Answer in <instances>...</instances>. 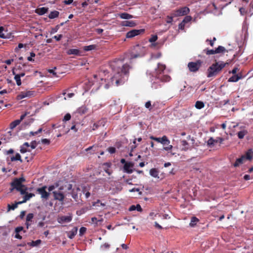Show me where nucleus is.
<instances>
[{"label":"nucleus","mask_w":253,"mask_h":253,"mask_svg":"<svg viewBox=\"0 0 253 253\" xmlns=\"http://www.w3.org/2000/svg\"><path fill=\"white\" fill-rule=\"evenodd\" d=\"M195 106L198 109H201L205 107V104L201 101H197L195 103Z\"/></svg>","instance_id":"obj_35"},{"label":"nucleus","mask_w":253,"mask_h":253,"mask_svg":"<svg viewBox=\"0 0 253 253\" xmlns=\"http://www.w3.org/2000/svg\"><path fill=\"white\" fill-rule=\"evenodd\" d=\"M88 109L85 106H82L77 110V113L80 115H84L87 113Z\"/></svg>","instance_id":"obj_30"},{"label":"nucleus","mask_w":253,"mask_h":253,"mask_svg":"<svg viewBox=\"0 0 253 253\" xmlns=\"http://www.w3.org/2000/svg\"><path fill=\"white\" fill-rule=\"evenodd\" d=\"M101 248H104L105 249H108L110 248V245L108 243H105L103 245H101Z\"/></svg>","instance_id":"obj_61"},{"label":"nucleus","mask_w":253,"mask_h":253,"mask_svg":"<svg viewBox=\"0 0 253 253\" xmlns=\"http://www.w3.org/2000/svg\"><path fill=\"white\" fill-rule=\"evenodd\" d=\"M203 52L205 53L207 55H211L216 54L215 50L213 49H209L208 48L205 49L203 50Z\"/></svg>","instance_id":"obj_42"},{"label":"nucleus","mask_w":253,"mask_h":253,"mask_svg":"<svg viewBox=\"0 0 253 253\" xmlns=\"http://www.w3.org/2000/svg\"><path fill=\"white\" fill-rule=\"evenodd\" d=\"M189 12V8L187 6H184L173 11L171 15L173 17H179L186 15L188 14Z\"/></svg>","instance_id":"obj_5"},{"label":"nucleus","mask_w":253,"mask_h":253,"mask_svg":"<svg viewBox=\"0 0 253 253\" xmlns=\"http://www.w3.org/2000/svg\"><path fill=\"white\" fill-rule=\"evenodd\" d=\"M109 152L110 154H113L116 152V148L113 147H110L108 149Z\"/></svg>","instance_id":"obj_57"},{"label":"nucleus","mask_w":253,"mask_h":253,"mask_svg":"<svg viewBox=\"0 0 253 253\" xmlns=\"http://www.w3.org/2000/svg\"><path fill=\"white\" fill-rule=\"evenodd\" d=\"M67 53L68 55L73 54L75 55H80V51L78 49L72 48L68 50V51H67Z\"/></svg>","instance_id":"obj_27"},{"label":"nucleus","mask_w":253,"mask_h":253,"mask_svg":"<svg viewBox=\"0 0 253 253\" xmlns=\"http://www.w3.org/2000/svg\"><path fill=\"white\" fill-rule=\"evenodd\" d=\"M248 133V131L247 130V129H244L243 130H241L240 131H239L238 133H237V135H238V137L239 139H243L244 136L247 135V134Z\"/></svg>","instance_id":"obj_29"},{"label":"nucleus","mask_w":253,"mask_h":253,"mask_svg":"<svg viewBox=\"0 0 253 253\" xmlns=\"http://www.w3.org/2000/svg\"><path fill=\"white\" fill-rule=\"evenodd\" d=\"M239 11L242 15H244L247 13V10L244 7L240 8Z\"/></svg>","instance_id":"obj_52"},{"label":"nucleus","mask_w":253,"mask_h":253,"mask_svg":"<svg viewBox=\"0 0 253 253\" xmlns=\"http://www.w3.org/2000/svg\"><path fill=\"white\" fill-rule=\"evenodd\" d=\"M73 2V0H65L63 3L65 4L69 5L71 4Z\"/></svg>","instance_id":"obj_63"},{"label":"nucleus","mask_w":253,"mask_h":253,"mask_svg":"<svg viewBox=\"0 0 253 253\" xmlns=\"http://www.w3.org/2000/svg\"><path fill=\"white\" fill-rule=\"evenodd\" d=\"M105 121L104 120H100L96 123H94L92 126V130H95L101 125L104 126Z\"/></svg>","instance_id":"obj_33"},{"label":"nucleus","mask_w":253,"mask_h":253,"mask_svg":"<svg viewBox=\"0 0 253 253\" xmlns=\"http://www.w3.org/2000/svg\"><path fill=\"white\" fill-rule=\"evenodd\" d=\"M134 166V164L132 162H127L124 166V169L125 172L128 173H131L133 172V169H131Z\"/></svg>","instance_id":"obj_14"},{"label":"nucleus","mask_w":253,"mask_h":253,"mask_svg":"<svg viewBox=\"0 0 253 253\" xmlns=\"http://www.w3.org/2000/svg\"><path fill=\"white\" fill-rule=\"evenodd\" d=\"M159 170L156 168H153L150 170V174L155 178H159Z\"/></svg>","instance_id":"obj_25"},{"label":"nucleus","mask_w":253,"mask_h":253,"mask_svg":"<svg viewBox=\"0 0 253 253\" xmlns=\"http://www.w3.org/2000/svg\"><path fill=\"white\" fill-rule=\"evenodd\" d=\"M58 186V184H56L55 185H50L48 188V190L49 192L52 191L56 187Z\"/></svg>","instance_id":"obj_55"},{"label":"nucleus","mask_w":253,"mask_h":253,"mask_svg":"<svg viewBox=\"0 0 253 253\" xmlns=\"http://www.w3.org/2000/svg\"><path fill=\"white\" fill-rule=\"evenodd\" d=\"M239 70L238 67H234L231 71H229V73H232L233 75H237V72Z\"/></svg>","instance_id":"obj_56"},{"label":"nucleus","mask_w":253,"mask_h":253,"mask_svg":"<svg viewBox=\"0 0 253 253\" xmlns=\"http://www.w3.org/2000/svg\"><path fill=\"white\" fill-rule=\"evenodd\" d=\"M48 11V8L42 7L41 8H37L36 10V12L40 15H42L46 13Z\"/></svg>","instance_id":"obj_21"},{"label":"nucleus","mask_w":253,"mask_h":253,"mask_svg":"<svg viewBox=\"0 0 253 253\" xmlns=\"http://www.w3.org/2000/svg\"><path fill=\"white\" fill-rule=\"evenodd\" d=\"M35 91L32 90H25L21 91L16 96V99L18 100H21L25 98H31L33 96Z\"/></svg>","instance_id":"obj_8"},{"label":"nucleus","mask_w":253,"mask_h":253,"mask_svg":"<svg viewBox=\"0 0 253 253\" xmlns=\"http://www.w3.org/2000/svg\"><path fill=\"white\" fill-rule=\"evenodd\" d=\"M166 69V65L160 63L158 64L157 68L155 70V77L162 82H169L171 78L167 75H163V73Z\"/></svg>","instance_id":"obj_3"},{"label":"nucleus","mask_w":253,"mask_h":253,"mask_svg":"<svg viewBox=\"0 0 253 253\" xmlns=\"http://www.w3.org/2000/svg\"><path fill=\"white\" fill-rule=\"evenodd\" d=\"M0 38L2 39H9L10 34L7 33V30H5L2 26L0 27Z\"/></svg>","instance_id":"obj_15"},{"label":"nucleus","mask_w":253,"mask_h":253,"mask_svg":"<svg viewBox=\"0 0 253 253\" xmlns=\"http://www.w3.org/2000/svg\"><path fill=\"white\" fill-rule=\"evenodd\" d=\"M52 194L54 200L61 202L63 201L65 198L64 194L60 191H54L52 192Z\"/></svg>","instance_id":"obj_13"},{"label":"nucleus","mask_w":253,"mask_h":253,"mask_svg":"<svg viewBox=\"0 0 253 253\" xmlns=\"http://www.w3.org/2000/svg\"><path fill=\"white\" fill-rule=\"evenodd\" d=\"M41 142L42 144L46 145H49L50 143V140L46 138L42 139Z\"/></svg>","instance_id":"obj_53"},{"label":"nucleus","mask_w":253,"mask_h":253,"mask_svg":"<svg viewBox=\"0 0 253 253\" xmlns=\"http://www.w3.org/2000/svg\"><path fill=\"white\" fill-rule=\"evenodd\" d=\"M25 179L22 177L19 178H16L11 183V186L13 189H15L17 191L20 188L25 187V185L22 184V182H24Z\"/></svg>","instance_id":"obj_7"},{"label":"nucleus","mask_w":253,"mask_h":253,"mask_svg":"<svg viewBox=\"0 0 253 253\" xmlns=\"http://www.w3.org/2000/svg\"><path fill=\"white\" fill-rule=\"evenodd\" d=\"M23 230V227L22 226H19L16 227L15 229V233H19L20 231H22Z\"/></svg>","instance_id":"obj_59"},{"label":"nucleus","mask_w":253,"mask_h":253,"mask_svg":"<svg viewBox=\"0 0 253 253\" xmlns=\"http://www.w3.org/2000/svg\"><path fill=\"white\" fill-rule=\"evenodd\" d=\"M144 47L140 46L139 45H136L133 47V50L135 51L136 52L134 53L132 52L130 55V59L136 58L137 57H139L142 56L143 55V53L142 52H138V51L140 50L141 49H143Z\"/></svg>","instance_id":"obj_9"},{"label":"nucleus","mask_w":253,"mask_h":253,"mask_svg":"<svg viewBox=\"0 0 253 253\" xmlns=\"http://www.w3.org/2000/svg\"><path fill=\"white\" fill-rule=\"evenodd\" d=\"M242 78V76L241 74L237 75H233L232 77L229 78L228 82H236Z\"/></svg>","instance_id":"obj_16"},{"label":"nucleus","mask_w":253,"mask_h":253,"mask_svg":"<svg viewBox=\"0 0 253 253\" xmlns=\"http://www.w3.org/2000/svg\"><path fill=\"white\" fill-rule=\"evenodd\" d=\"M78 231L77 227H74L72 230L70 231L68 233V237L70 239H73L74 238L75 236L77 234Z\"/></svg>","instance_id":"obj_32"},{"label":"nucleus","mask_w":253,"mask_h":253,"mask_svg":"<svg viewBox=\"0 0 253 253\" xmlns=\"http://www.w3.org/2000/svg\"><path fill=\"white\" fill-rule=\"evenodd\" d=\"M216 54L223 52L226 51V49L222 46H218L217 48L215 49Z\"/></svg>","instance_id":"obj_41"},{"label":"nucleus","mask_w":253,"mask_h":253,"mask_svg":"<svg viewBox=\"0 0 253 253\" xmlns=\"http://www.w3.org/2000/svg\"><path fill=\"white\" fill-rule=\"evenodd\" d=\"M34 217V214L32 213H28L26 216V225L27 226V228L28 229L29 228V226L31 225V223H30V222L32 221V219Z\"/></svg>","instance_id":"obj_18"},{"label":"nucleus","mask_w":253,"mask_h":253,"mask_svg":"<svg viewBox=\"0 0 253 253\" xmlns=\"http://www.w3.org/2000/svg\"><path fill=\"white\" fill-rule=\"evenodd\" d=\"M122 25L124 26L133 27L136 26V23L133 21H125L123 22Z\"/></svg>","instance_id":"obj_28"},{"label":"nucleus","mask_w":253,"mask_h":253,"mask_svg":"<svg viewBox=\"0 0 253 253\" xmlns=\"http://www.w3.org/2000/svg\"><path fill=\"white\" fill-rule=\"evenodd\" d=\"M192 19V17L190 16H186L185 17L184 19L183 20L182 22L184 24L188 23L190 22Z\"/></svg>","instance_id":"obj_47"},{"label":"nucleus","mask_w":253,"mask_h":253,"mask_svg":"<svg viewBox=\"0 0 253 253\" xmlns=\"http://www.w3.org/2000/svg\"><path fill=\"white\" fill-rule=\"evenodd\" d=\"M125 59V57L115 59L110 64V66L114 70H116L117 73L110 79L112 85L118 86L124 83L125 79V76H127L129 73V70L131 67L127 64H124L121 68L117 69L119 65V63H122Z\"/></svg>","instance_id":"obj_1"},{"label":"nucleus","mask_w":253,"mask_h":253,"mask_svg":"<svg viewBox=\"0 0 253 253\" xmlns=\"http://www.w3.org/2000/svg\"><path fill=\"white\" fill-rule=\"evenodd\" d=\"M46 188L47 187L46 186H43L37 189V191L39 194L41 195V198L45 200H47L50 195V193L46 191Z\"/></svg>","instance_id":"obj_10"},{"label":"nucleus","mask_w":253,"mask_h":253,"mask_svg":"<svg viewBox=\"0 0 253 253\" xmlns=\"http://www.w3.org/2000/svg\"><path fill=\"white\" fill-rule=\"evenodd\" d=\"M215 143V140L213 137H210L207 141V145L210 147H212Z\"/></svg>","instance_id":"obj_40"},{"label":"nucleus","mask_w":253,"mask_h":253,"mask_svg":"<svg viewBox=\"0 0 253 253\" xmlns=\"http://www.w3.org/2000/svg\"><path fill=\"white\" fill-rule=\"evenodd\" d=\"M41 242L42 241L41 240L33 241L31 243H30V245L33 247L37 246L41 243Z\"/></svg>","instance_id":"obj_44"},{"label":"nucleus","mask_w":253,"mask_h":253,"mask_svg":"<svg viewBox=\"0 0 253 253\" xmlns=\"http://www.w3.org/2000/svg\"><path fill=\"white\" fill-rule=\"evenodd\" d=\"M181 145L182 146V150L184 151H187L189 149V144L185 140H183L181 141Z\"/></svg>","instance_id":"obj_37"},{"label":"nucleus","mask_w":253,"mask_h":253,"mask_svg":"<svg viewBox=\"0 0 253 253\" xmlns=\"http://www.w3.org/2000/svg\"><path fill=\"white\" fill-rule=\"evenodd\" d=\"M71 115L69 113H67L65 115V116L63 118V121L66 122V121H69L71 119Z\"/></svg>","instance_id":"obj_50"},{"label":"nucleus","mask_w":253,"mask_h":253,"mask_svg":"<svg viewBox=\"0 0 253 253\" xmlns=\"http://www.w3.org/2000/svg\"><path fill=\"white\" fill-rule=\"evenodd\" d=\"M35 196V194L33 193H27L25 196H24V199L22 201L19 202V204H22L26 202L27 201L29 200L30 198Z\"/></svg>","instance_id":"obj_19"},{"label":"nucleus","mask_w":253,"mask_h":253,"mask_svg":"<svg viewBox=\"0 0 253 253\" xmlns=\"http://www.w3.org/2000/svg\"><path fill=\"white\" fill-rule=\"evenodd\" d=\"M98 45L96 44H91L89 45L84 46L83 49L85 51L96 50L98 48Z\"/></svg>","instance_id":"obj_22"},{"label":"nucleus","mask_w":253,"mask_h":253,"mask_svg":"<svg viewBox=\"0 0 253 253\" xmlns=\"http://www.w3.org/2000/svg\"><path fill=\"white\" fill-rule=\"evenodd\" d=\"M20 123V120H16L10 124V128H14Z\"/></svg>","instance_id":"obj_43"},{"label":"nucleus","mask_w":253,"mask_h":253,"mask_svg":"<svg viewBox=\"0 0 253 253\" xmlns=\"http://www.w3.org/2000/svg\"><path fill=\"white\" fill-rule=\"evenodd\" d=\"M199 221V219L195 216L192 217L191 219V222L190 223V226L191 227L195 226L197 223Z\"/></svg>","instance_id":"obj_38"},{"label":"nucleus","mask_w":253,"mask_h":253,"mask_svg":"<svg viewBox=\"0 0 253 253\" xmlns=\"http://www.w3.org/2000/svg\"><path fill=\"white\" fill-rule=\"evenodd\" d=\"M203 62L198 60L196 62H190L188 64V68L190 72H196L201 67Z\"/></svg>","instance_id":"obj_6"},{"label":"nucleus","mask_w":253,"mask_h":253,"mask_svg":"<svg viewBox=\"0 0 253 253\" xmlns=\"http://www.w3.org/2000/svg\"><path fill=\"white\" fill-rule=\"evenodd\" d=\"M42 128H40L37 131H31L30 132V135H35L39 134V133L41 132L42 131Z\"/></svg>","instance_id":"obj_51"},{"label":"nucleus","mask_w":253,"mask_h":253,"mask_svg":"<svg viewBox=\"0 0 253 253\" xmlns=\"http://www.w3.org/2000/svg\"><path fill=\"white\" fill-rule=\"evenodd\" d=\"M228 63H225L223 61L217 62L215 61V63L211 64L207 70V77L211 78L216 77L222 71V70L228 65Z\"/></svg>","instance_id":"obj_2"},{"label":"nucleus","mask_w":253,"mask_h":253,"mask_svg":"<svg viewBox=\"0 0 253 253\" xmlns=\"http://www.w3.org/2000/svg\"><path fill=\"white\" fill-rule=\"evenodd\" d=\"M30 147V144L28 142H25L22 145L20 146V152L21 153H25L27 151L30 152V150L27 148Z\"/></svg>","instance_id":"obj_17"},{"label":"nucleus","mask_w":253,"mask_h":253,"mask_svg":"<svg viewBox=\"0 0 253 253\" xmlns=\"http://www.w3.org/2000/svg\"><path fill=\"white\" fill-rule=\"evenodd\" d=\"M135 210H137L138 211H142V209L141 208L140 205L139 204H137L136 206V209Z\"/></svg>","instance_id":"obj_64"},{"label":"nucleus","mask_w":253,"mask_h":253,"mask_svg":"<svg viewBox=\"0 0 253 253\" xmlns=\"http://www.w3.org/2000/svg\"><path fill=\"white\" fill-rule=\"evenodd\" d=\"M86 231V228L85 227H82L80 229V231H79L80 236H82L83 235H84Z\"/></svg>","instance_id":"obj_48"},{"label":"nucleus","mask_w":253,"mask_h":253,"mask_svg":"<svg viewBox=\"0 0 253 253\" xmlns=\"http://www.w3.org/2000/svg\"><path fill=\"white\" fill-rule=\"evenodd\" d=\"M72 220V216L71 215L61 216L57 218L58 222L61 224L70 222Z\"/></svg>","instance_id":"obj_12"},{"label":"nucleus","mask_w":253,"mask_h":253,"mask_svg":"<svg viewBox=\"0 0 253 253\" xmlns=\"http://www.w3.org/2000/svg\"><path fill=\"white\" fill-rule=\"evenodd\" d=\"M38 144V143L36 142V141H32L30 144V146L31 147L32 149H35Z\"/></svg>","instance_id":"obj_54"},{"label":"nucleus","mask_w":253,"mask_h":253,"mask_svg":"<svg viewBox=\"0 0 253 253\" xmlns=\"http://www.w3.org/2000/svg\"><path fill=\"white\" fill-rule=\"evenodd\" d=\"M27 188L25 186V187L20 188V189H18V191L20 192L21 194L22 195H25L27 192Z\"/></svg>","instance_id":"obj_46"},{"label":"nucleus","mask_w":253,"mask_h":253,"mask_svg":"<svg viewBox=\"0 0 253 253\" xmlns=\"http://www.w3.org/2000/svg\"><path fill=\"white\" fill-rule=\"evenodd\" d=\"M144 32V29L136 30L133 29L128 32L126 34L127 38H132L136 36L139 35Z\"/></svg>","instance_id":"obj_11"},{"label":"nucleus","mask_w":253,"mask_h":253,"mask_svg":"<svg viewBox=\"0 0 253 253\" xmlns=\"http://www.w3.org/2000/svg\"><path fill=\"white\" fill-rule=\"evenodd\" d=\"M245 160V156L242 155L240 158L237 159L236 160V162L234 164L233 166L234 167H237L239 166L240 165L243 163L244 161Z\"/></svg>","instance_id":"obj_20"},{"label":"nucleus","mask_w":253,"mask_h":253,"mask_svg":"<svg viewBox=\"0 0 253 253\" xmlns=\"http://www.w3.org/2000/svg\"><path fill=\"white\" fill-rule=\"evenodd\" d=\"M173 16H167V23H170L172 22L173 21Z\"/></svg>","instance_id":"obj_60"},{"label":"nucleus","mask_w":253,"mask_h":253,"mask_svg":"<svg viewBox=\"0 0 253 253\" xmlns=\"http://www.w3.org/2000/svg\"><path fill=\"white\" fill-rule=\"evenodd\" d=\"M155 106V103L153 104V105L151 104V102L150 101H148L145 103V107L148 109L150 111H152L153 107Z\"/></svg>","instance_id":"obj_39"},{"label":"nucleus","mask_w":253,"mask_h":253,"mask_svg":"<svg viewBox=\"0 0 253 253\" xmlns=\"http://www.w3.org/2000/svg\"><path fill=\"white\" fill-rule=\"evenodd\" d=\"M119 16L123 19H129L133 18V16L129 13L124 12L118 14Z\"/></svg>","instance_id":"obj_23"},{"label":"nucleus","mask_w":253,"mask_h":253,"mask_svg":"<svg viewBox=\"0 0 253 253\" xmlns=\"http://www.w3.org/2000/svg\"><path fill=\"white\" fill-rule=\"evenodd\" d=\"M62 37H63V35L61 34H60L58 35L54 36L53 37V38L55 39L57 41H59L62 39Z\"/></svg>","instance_id":"obj_58"},{"label":"nucleus","mask_w":253,"mask_h":253,"mask_svg":"<svg viewBox=\"0 0 253 253\" xmlns=\"http://www.w3.org/2000/svg\"><path fill=\"white\" fill-rule=\"evenodd\" d=\"M10 161L11 162L19 161L21 163L23 162V160L21 159V155L19 153H16L15 156H13L10 157Z\"/></svg>","instance_id":"obj_26"},{"label":"nucleus","mask_w":253,"mask_h":253,"mask_svg":"<svg viewBox=\"0 0 253 253\" xmlns=\"http://www.w3.org/2000/svg\"><path fill=\"white\" fill-rule=\"evenodd\" d=\"M150 138L151 140H155L159 143H161L163 145H168V146L164 147V150L167 151L171 150L173 148L172 145H169L170 140L166 135H164L162 137H156L153 135H151L150 136Z\"/></svg>","instance_id":"obj_4"},{"label":"nucleus","mask_w":253,"mask_h":253,"mask_svg":"<svg viewBox=\"0 0 253 253\" xmlns=\"http://www.w3.org/2000/svg\"><path fill=\"white\" fill-rule=\"evenodd\" d=\"M215 140V143L219 142L220 144H222L224 139L220 137H217Z\"/></svg>","instance_id":"obj_49"},{"label":"nucleus","mask_w":253,"mask_h":253,"mask_svg":"<svg viewBox=\"0 0 253 253\" xmlns=\"http://www.w3.org/2000/svg\"><path fill=\"white\" fill-rule=\"evenodd\" d=\"M18 204H20L19 203V202H17V203H16L14 204H12L11 205H8V210H14V209H15L17 207V206Z\"/></svg>","instance_id":"obj_45"},{"label":"nucleus","mask_w":253,"mask_h":253,"mask_svg":"<svg viewBox=\"0 0 253 253\" xmlns=\"http://www.w3.org/2000/svg\"><path fill=\"white\" fill-rule=\"evenodd\" d=\"M244 155L245 156V159L251 161L253 158V151L252 149H249Z\"/></svg>","instance_id":"obj_31"},{"label":"nucleus","mask_w":253,"mask_h":253,"mask_svg":"<svg viewBox=\"0 0 253 253\" xmlns=\"http://www.w3.org/2000/svg\"><path fill=\"white\" fill-rule=\"evenodd\" d=\"M158 39V36L156 35H153L151 38L149 39V42L152 43V46H156L158 44V42L153 43L156 42Z\"/></svg>","instance_id":"obj_24"},{"label":"nucleus","mask_w":253,"mask_h":253,"mask_svg":"<svg viewBox=\"0 0 253 253\" xmlns=\"http://www.w3.org/2000/svg\"><path fill=\"white\" fill-rule=\"evenodd\" d=\"M12 73L15 76L14 80H15V81L16 82L17 85L18 86L21 85V79L19 76L16 75V73L14 71V69L12 70Z\"/></svg>","instance_id":"obj_34"},{"label":"nucleus","mask_w":253,"mask_h":253,"mask_svg":"<svg viewBox=\"0 0 253 253\" xmlns=\"http://www.w3.org/2000/svg\"><path fill=\"white\" fill-rule=\"evenodd\" d=\"M59 12L58 11L54 10L51 11L48 15V17L50 19H53L59 16Z\"/></svg>","instance_id":"obj_36"},{"label":"nucleus","mask_w":253,"mask_h":253,"mask_svg":"<svg viewBox=\"0 0 253 253\" xmlns=\"http://www.w3.org/2000/svg\"><path fill=\"white\" fill-rule=\"evenodd\" d=\"M14 153V150L12 149H10L8 150H6L5 152V154L6 155H9L11 154H13Z\"/></svg>","instance_id":"obj_62"}]
</instances>
